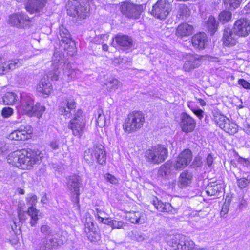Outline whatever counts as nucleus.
<instances>
[{
  "instance_id": "obj_53",
  "label": "nucleus",
  "mask_w": 250,
  "mask_h": 250,
  "mask_svg": "<svg viewBox=\"0 0 250 250\" xmlns=\"http://www.w3.org/2000/svg\"><path fill=\"white\" fill-rule=\"evenodd\" d=\"M18 215L20 222L23 223L27 219V216L25 212L23 211L21 209L18 211Z\"/></svg>"
},
{
  "instance_id": "obj_45",
  "label": "nucleus",
  "mask_w": 250,
  "mask_h": 250,
  "mask_svg": "<svg viewBox=\"0 0 250 250\" xmlns=\"http://www.w3.org/2000/svg\"><path fill=\"white\" fill-rule=\"evenodd\" d=\"M40 231L41 233L45 236H52L53 231L52 229L47 225H42L41 226Z\"/></svg>"
},
{
  "instance_id": "obj_36",
  "label": "nucleus",
  "mask_w": 250,
  "mask_h": 250,
  "mask_svg": "<svg viewBox=\"0 0 250 250\" xmlns=\"http://www.w3.org/2000/svg\"><path fill=\"white\" fill-rule=\"evenodd\" d=\"M18 99L17 96L13 92H7L3 97V103L5 104L12 105L14 104Z\"/></svg>"
},
{
  "instance_id": "obj_43",
  "label": "nucleus",
  "mask_w": 250,
  "mask_h": 250,
  "mask_svg": "<svg viewBox=\"0 0 250 250\" xmlns=\"http://www.w3.org/2000/svg\"><path fill=\"white\" fill-rule=\"evenodd\" d=\"M9 137L13 140H25L26 137L23 135V133L18 129L12 132L10 135Z\"/></svg>"
},
{
  "instance_id": "obj_56",
  "label": "nucleus",
  "mask_w": 250,
  "mask_h": 250,
  "mask_svg": "<svg viewBox=\"0 0 250 250\" xmlns=\"http://www.w3.org/2000/svg\"><path fill=\"white\" fill-rule=\"evenodd\" d=\"M98 221L111 227V224L112 223L113 220L111 218H104L102 217H99Z\"/></svg>"
},
{
  "instance_id": "obj_34",
  "label": "nucleus",
  "mask_w": 250,
  "mask_h": 250,
  "mask_svg": "<svg viewBox=\"0 0 250 250\" xmlns=\"http://www.w3.org/2000/svg\"><path fill=\"white\" fill-rule=\"evenodd\" d=\"M27 213L31 217L30 223L32 226H35L39 220L38 210L34 207H29Z\"/></svg>"
},
{
  "instance_id": "obj_50",
  "label": "nucleus",
  "mask_w": 250,
  "mask_h": 250,
  "mask_svg": "<svg viewBox=\"0 0 250 250\" xmlns=\"http://www.w3.org/2000/svg\"><path fill=\"white\" fill-rule=\"evenodd\" d=\"M202 166V159L200 156H196L195 157L191 165L192 168H195L199 167H201Z\"/></svg>"
},
{
  "instance_id": "obj_31",
  "label": "nucleus",
  "mask_w": 250,
  "mask_h": 250,
  "mask_svg": "<svg viewBox=\"0 0 250 250\" xmlns=\"http://www.w3.org/2000/svg\"><path fill=\"white\" fill-rule=\"evenodd\" d=\"M128 220L130 222L134 224L145 222L146 220V215L139 211L130 212L128 216Z\"/></svg>"
},
{
  "instance_id": "obj_37",
  "label": "nucleus",
  "mask_w": 250,
  "mask_h": 250,
  "mask_svg": "<svg viewBox=\"0 0 250 250\" xmlns=\"http://www.w3.org/2000/svg\"><path fill=\"white\" fill-rule=\"evenodd\" d=\"M97 116L96 122L97 125L100 127H104L105 125L106 120L103 113V111L102 109L98 108L97 109L96 112H95V116L96 117Z\"/></svg>"
},
{
  "instance_id": "obj_38",
  "label": "nucleus",
  "mask_w": 250,
  "mask_h": 250,
  "mask_svg": "<svg viewBox=\"0 0 250 250\" xmlns=\"http://www.w3.org/2000/svg\"><path fill=\"white\" fill-rule=\"evenodd\" d=\"M232 13L228 10H223L218 15V20L221 23L224 24L231 21Z\"/></svg>"
},
{
  "instance_id": "obj_1",
  "label": "nucleus",
  "mask_w": 250,
  "mask_h": 250,
  "mask_svg": "<svg viewBox=\"0 0 250 250\" xmlns=\"http://www.w3.org/2000/svg\"><path fill=\"white\" fill-rule=\"evenodd\" d=\"M42 157L43 154L39 150H18L8 155L7 161L17 167L30 169L34 165L39 163Z\"/></svg>"
},
{
  "instance_id": "obj_3",
  "label": "nucleus",
  "mask_w": 250,
  "mask_h": 250,
  "mask_svg": "<svg viewBox=\"0 0 250 250\" xmlns=\"http://www.w3.org/2000/svg\"><path fill=\"white\" fill-rule=\"evenodd\" d=\"M83 5L75 0H69L66 5L67 14L77 17L80 20L84 19L88 16L90 5L95 4L94 0H82Z\"/></svg>"
},
{
  "instance_id": "obj_63",
  "label": "nucleus",
  "mask_w": 250,
  "mask_h": 250,
  "mask_svg": "<svg viewBox=\"0 0 250 250\" xmlns=\"http://www.w3.org/2000/svg\"><path fill=\"white\" fill-rule=\"evenodd\" d=\"M135 237L138 241H142L144 239L143 236L139 233L135 234Z\"/></svg>"
},
{
  "instance_id": "obj_59",
  "label": "nucleus",
  "mask_w": 250,
  "mask_h": 250,
  "mask_svg": "<svg viewBox=\"0 0 250 250\" xmlns=\"http://www.w3.org/2000/svg\"><path fill=\"white\" fill-rule=\"evenodd\" d=\"M49 146L53 150H57L59 148V145L58 142L56 140H54L50 142Z\"/></svg>"
},
{
  "instance_id": "obj_60",
  "label": "nucleus",
  "mask_w": 250,
  "mask_h": 250,
  "mask_svg": "<svg viewBox=\"0 0 250 250\" xmlns=\"http://www.w3.org/2000/svg\"><path fill=\"white\" fill-rule=\"evenodd\" d=\"M7 147L4 142H0V154L7 150Z\"/></svg>"
},
{
  "instance_id": "obj_30",
  "label": "nucleus",
  "mask_w": 250,
  "mask_h": 250,
  "mask_svg": "<svg viewBox=\"0 0 250 250\" xmlns=\"http://www.w3.org/2000/svg\"><path fill=\"white\" fill-rule=\"evenodd\" d=\"M192 177L191 173L188 171L183 172L180 174L179 180L180 188H184L190 184L191 182Z\"/></svg>"
},
{
  "instance_id": "obj_28",
  "label": "nucleus",
  "mask_w": 250,
  "mask_h": 250,
  "mask_svg": "<svg viewBox=\"0 0 250 250\" xmlns=\"http://www.w3.org/2000/svg\"><path fill=\"white\" fill-rule=\"evenodd\" d=\"M193 26L187 23L179 25L177 28L176 35L178 37H186L190 35L192 33Z\"/></svg>"
},
{
  "instance_id": "obj_26",
  "label": "nucleus",
  "mask_w": 250,
  "mask_h": 250,
  "mask_svg": "<svg viewBox=\"0 0 250 250\" xmlns=\"http://www.w3.org/2000/svg\"><path fill=\"white\" fill-rule=\"evenodd\" d=\"M57 37L58 39L61 40L62 43L64 45L69 44V46H71V44L74 45L69 31L64 26H60Z\"/></svg>"
},
{
  "instance_id": "obj_42",
  "label": "nucleus",
  "mask_w": 250,
  "mask_h": 250,
  "mask_svg": "<svg viewBox=\"0 0 250 250\" xmlns=\"http://www.w3.org/2000/svg\"><path fill=\"white\" fill-rule=\"evenodd\" d=\"M170 165L166 163L161 166L159 169L158 174L161 177H165L170 172Z\"/></svg>"
},
{
  "instance_id": "obj_52",
  "label": "nucleus",
  "mask_w": 250,
  "mask_h": 250,
  "mask_svg": "<svg viewBox=\"0 0 250 250\" xmlns=\"http://www.w3.org/2000/svg\"><path fill=\"white\" fill-rule=\"evenodd\" d=\"M125 224L122 221L113 220L112 223L111 224V227L112 229H121L124 228Z\"/></svg>"
},
{
  "instance_id": "obj_54",
  "label": "nucleus",
  "mask_w": 250,
  "mask_h": 250,
  "mask_svg": "<svg viewBox=\"0 0 250 250\" xmlns=\"http://www.w3.org/2000/svg\"><path fill=\"white\" fill-rule=\"evenodd\" d=\"M24 129H25V130L21 132L23 133V135L26 137V140L29 138L30 135L32 133V130L30 126L28 125H26V128H24Z\"/></svg>"
},
{
  "instance_id": "obj_51",
  "label": "nucleus",
  "mask_w": 250,
  "mask_h": 250,
  "mask_svg": "<svg viewBox=\"0 0 250 250\" xmlns=\"http://www.w3.org/2000/svg\"><path fill=\"white\" fill-rule=\"evenodd\" d=\"M13 113V109L9 107L3 108L1 111V114L4 118H8L11 116Z\"/></svg>"
},
{
  "instance_id": "obj_62",
  "label": "nucleus",
  "mask_w": 250,
  "mask_h": 250,
  "mask_svg": "<svg viewBox=\"0 0 250 250\" xmlns=\"http://www.w3.org/2000/svg\"><path fill=\"white\" fill-rule=\"evenodd\" d=\"M35 105H38V109L34 112H39V113H42L43 111L45 110V107L42 106H41L40 104L39 103H36Z\"/></svg>"
},
{
  "instance_id": "obj_13",
  "label": "nucleus",
  "mask_w": 250,
  "mask_h": 250,
  "mask_svg": "<svg viewBox=\"0 0 250 250\" xmlns=\"http://www.w3.org/2000/svg\"><path fill=\"white\" fill-rule=\"evenodd\" d=\"M117 46L123 51L131 50L134 46V41L131 37L127 35L117 34L114 38Z\"/></svg>"
},
{
  "instance_id": "obj_41",
  "label": "nucleus",
  "mask_w": 250,
  "mask_h": 250,
  "mask_svg": "<svg viewBox=\"0 0 250 250\" xmlns=\"http://www.w3.org/2000/svg\"><path fill=\"white\" fill-rule=\"evenodd\" d=\"M235 177L237 179V185L241 189L246 188L250 183V178L249 177L239 178L235 175Z\"/></svg>"
},
{
  "instance_id": "obj_2",
  "label": "nucleus",
  "mask_w": 250,
  "mask_h": 250,
  "mask_svg": "<svg viewBox=\"0 0 250 250\" xmlns=\"http://www.w3.org/2000/svg\"><path fill=\"white\" fill-rule=\"evenodd\" d=\"M52 70L50 72L48 77L52 80L57 81L59 79L60 71L59 69L63 66V75L62 79L66 81L69 82L73 79L77 78V74L79 72V70L72 68L71 64L69 63L65 64V59L64 55L60 52L54 53L52 57Z\"/></svg>"
},
{
  "instance_id": "obj_22",
  "label": "nucleus",
  "mask_w": 250,
  "mask_h": 250,
  "mask_svg": "<svg viewBox=\"0 0 250 250\" xmlns=\"http://www.w3.org/2000/svg\"><path fill=\"white\" fill-rule=\"evenodd\" d=\"M206 189L208 195L218 198L224 190L223 184L216 182H210L206 187Z\"/></svg>"
},
{
  "instance_id": "obj_19",
  "label": "nucleus",
  "mask_w": 250,
  "mask_h": 250,
  "mask_svg": "<svg viewBox=\"0 0 250 250\" xmlns=\"http://www.w3.org/2000/svg\"><path fill=\"white\" fill-rule=\"evenodd\" d=\"M181 126L183 131L191 132L196 126L195 121L186 113H183L181 115Z\"/></svg>"
},
{
  "instance_id": "obj_47",
  "label": "nucleus",
  "mask_w": 250,
  "mask_h": 250,
  "mask_svg": "<svg viewBox=\"0 0 250 250\" xmlns=\"http://www.w3.org/2000/svg\"><path fill=\"white\" fill-rule=\"evenodd\" d=\"M87 236L91 242H97L100 238L99 234L97 233L96 230L87 233Z\"/></svg>"
},
{
  "instance_id": "obj_18",
  "label": "nucleus",
  "mask_w": 250,
  "mask_h": 250,
  "mask_svg": "<svg viewBox=\"0 0 250 250\" xmlns=\"http://www.w3.org/2000/svg\"><path fill=\"white\" fill-rule=\"evenodd\" d=\"M76 107V103L75 100L72 97H69L62 102L60 107L59 111L66 118H70L71 115V111L74 110Z\"/></svg>"
},
{
  "instance_id": "obj_25",
  "label": "nucleus",
  "mask_w": 250,
  "mask_h": 250,
  "mask_svg": "<svg viewBox=\"0 0 250 250\" xmlns=\"http://www.w3.org/2000/svg\"><path fill=\"white\" fill-rule=\"evenodd\" d=\"M46 1L47 0H29L26 6V9L31 14L39 12L44 6Z\"/></svg>"
},
{
  "instance_id": "obj_5",
  "label": "nucleus",
  "mask_w": 250,
  "mask_h": 250,
  "mask_svg": "<svg viewBox=\"0 0 250 250\" xmlns=\"http://www.w3.org/2000/svg\"><path fill=\"white\" fill-rule=\"evenodd\" d=\"M168 150L164 145H157L147 150L145 153L146 161L149 163L159 164L167 157Z\"/></svg>"
},
{
  "instance_id": "obj_24",
  "label": "nucleus",
  "mask_w": 250,
  "mask_h": 250,
  "mask_svg": "<svg viewBox=\"0 0 250 250\" xmlns=\"http://www.w3.org/2000/svg\"><path fill=\"white\" fill-rule=\"evenodd\" d=\"M58 246L57 239L54 238H46L41 240L37 247L36 250H55Z\"/></svg>"
},
{
  "instance_id": "obj_55",
  "label": "nucleus",
  "mask_w": 250,
  "mask_h": 250,
  "mask_svg": "<svg viewBox=\"0 0 250 250\" xmlns=\"http://www.w3.org/2000/svg\"><path fill=\"white\" fill-rule=\"evenodd\" d=\"M238 84L245 89H250V83L243 79H240L238 80Z\"/></svg>"
},
{
  "instance_id": "obj_15",
  "label": "nucleus",
  "mask_w": 250,
  "mask_h": 250,
  "mask_svg": "<svg viewBox=\"0 0 250 250\" xmlns=\"http://www.w3.org/2000/svg\"><path fill=\"white\" fill-rule=\"evenodd\" d=\"M233 28L238 36L246 37L250 33V21L246 18L240 19L235 21Z\"/></svg>"
},
{
  "instance_id": "obj_29",
  "label": "nucleus",
  "mask_w": 250,
  "mask_h": 250,
  "mask_svg": "<svg viewBox=\"0 0 250 250\" xmlns=\"http://www.w3.org/2000/svg\"><path fill=\"white\" fill-rule=\"evenodd\" d=\"M51 84L45 78L41 79L37 87V91L48 96L51 91Z\"/></svg>"
},
{
  "instance_id": "obj_11",
  "label": "nucleus",
  "mask_w": 250,
  "mask_h": 250,
  "mask_svg": "<svg viewBox=\"0 0 250 250\" xmlns=\"http://www.w3.org/2000/svg\"><path fill=\"white\" fill-rule=\"evenodd\" d=\"M38 105H34L32 98L25 93L20 94L19 109L25 114H32L38 109Z\"/></svg>"
},
{
  "instance_id": "obj_12",
  "label": "nucleus",
  "mask_w": 250,
  "mask_h": 250,
  "mask_svg": "<svg viewBox=\"0 0 250 250\" xmlns=\"http://www.w3.org/2000/svg\"><path fill=\"white\" fill-rule=\"evenodd\" d=\"M82 113L81 110H78L69 125V128L72 130L73 134L79 137L83 133L84 128Z\"/></svg>"
},
{
  "instance_id": "obj_8",
  "label": "nucleus",
  "mask_w": 250,
  "mask_h": 250,
  "mask_svg": "<svg viewBox=\"0 0 250 250\" xmlns=\"http://www.w3.org/2000/svg\"><path fill=\"white\" fill-rule=\"evenodd\" d=\"M171 10V5L167 0H159L153 6L151 14L158 19L165 20Z\"/></svg>"
},
{
  "instance_id": "obj_9",
  "label": "nucleus",
  "mask_w": 250,
  "mask_h": 250,
  "mask_svg": "<svg viewBox=\"0 0 250 250\" xmlns=\"http://www.w3.org/2000/svg\"><path fill=\"white\" fill-rule=\"evenodd\" d=\"M168 244L175 250H190L193 246L194 242L188 240L183 235L177 234L171 237Z\"/></svg>"
},
{
  "instance_id": "obj_33",
  "label": "nucleus",
  "mask_w": 250,
  "mask_h": 250,
  "mask_svg": "<svg viewBox=\"0 0 250 250\" xmlns=\"http://www.w3.org/2000/svg\"><path fill=\"white\" fill-rule=\"evenodd\" d=\"M218 26V23L217 22L215 18L212 16H209L205 24L206 28L211 35L214 34L217 31Z\"/></svg>"
},
{
  "instance_id": "obj_4",
  "label": "nucleus",
  "mask_w": 250,
  "mask_h": 250,
  "mask_svg": "<svg viewBox=\"0 0 250 250\" xmlns=\"http://www.w3.org/2000/svg\"><path fill=\"white\" fill-rule=\"evenodd\" d=\"M144 122V115L140 111H133L128 114L125 120L123 125L124 130L128 133L136 131L142 127Z\"/></svg>"
},
{
  "instance_id": "obj_40",
  "label": "nucleus",
  "mask_w": 250,
  "mask_h": 250,
  "mask_svg": "<svg viewBox=\"0 0 250 250\" xmlns=\"http://www.w3.org/2000/svg\"><path fill=\"white\" fill-rule=\"evenodd\" d=\"M223 129L225 132L231 135L234 134L237 132L236 125L231 123L229 120L228 122L226 123L225 125L223 126Z\"/></svg>"
},
{
  "instance_id": "obj_58",
  "label": "nucleus",
  "mask_w": 250,
  "mask_h": 250,
  "mask_svg": "<svg viewBox=\"0 0 250 250\" xmlns=\"http://www.w3.org/2000/svg\"><path fill=\"white\" fill-rule=\"evenodd\" d=\"M206 163L208 167H210L213 162V158L211 154H208L206 158Z\"/></svg>"
},
{
  "instance_id": "obj_7",
  "label": "nucleus",
  "mask_w": 250,
  "mask_h": 250,
  "mask_svg": "<svg viewBox=\"0 0 250 250\" xmlns=\"http://www.w3.org/2000/svg\"><path fill=\"white\" fill-rule=\"evenodd\" d=\"M66 180V187L73 196V202L78 203L80 194V188L82 185L80 177L74 175L68 177Z\"/></svg>"
},
{
  "instance_id": "obj_21",
  "label": "nucleus",
  "mask_w": 250,
  "mask_h": 250,
  "mask_svg": "<svg viewBox=\"0 0 250 250\" xmlns=\"http://www.w3.org/2000/svg\"><path fill=\"white\" fill-rule=\"evenodd\" d=\"M19 66L18 60H9L2 62V58L0 57V75H4Z\"/></svg>"
},
{
  "instance_id": "obj_39",
  "label": "nucleus",
  "mask_w": 250,
  "mask_h": 250,
  "mask_svg": "<svg viewBox=\"0 0 250 250\" xmlns=\"http://www.w3.org/2000/svg\"><path fill=\"white\" fill-rule=\"evenodd\" d=\"M229 119L221 114H217L214 115V121L222 129H223V126H225L226 123L229 122Z\"/></svg>"
},
{
  "instance_id": "obj_20",
  "label": "nucleus",
  "mask_w": 250,
  "mask_h": 250,
  "mask_svg": "<svg viewBox=\"0 0 250 250\" xmlns=\"http://www.w3.org/2000/svg\"><path fill=\"white\" fill-rule=\"evenodd\" d=\"M200 64V60L197 56L189 55L186 58L183 69L185 71L189 72L198 67Z\"/></svg>"
},
{
  "instance_id": "obj_10",
  "label": "nucleus",
  "mask_w": 250,
  "mask_h": 250,
  "mask_svg": "<svg viewBox=\"0 0 250 250\" xmlns=\"http://www.w3.org/2000/svg\"><path fill=\"white\" fill-rule=\"evenodd\" d=\"M143 11L142 5L124 2L121 6V11L128 18L138 19Z\"/></svg>"
},
{
  "instance_id": "obj_23",
  "label": "nucleus",
  "mask_w": 250,
  "mask_h": 250,
  "mask_svg": "<svg viewBox=\"0 0 250 250\" xmlns=\"http://www.w3.org/2000/svg\"><path fill=\"white\" fill-rule=\"evenodd\" d=\"M236 34L233 32L230 28H225L224 30L222 40L225 46H233L236 44Z\"/></svg>"
},
{
  "instance_id": "obj_17",
  "label": "nucleus",
  "mask_w": 250,
  "mask_h": 250,
  "mask_svg": "<svg viewBox=\"0 0 250 250\" xmlns=\"http://www.w3.org/2000/svg\"><path fill=\"white\" fill-rule=\"evenodd\" d=\"M30 21V18L24 14L17 13L9 16L8 23L12 26L22 28L26 26V23Z\"/></svg>"
},
{
  "instance_id": "obj_49",
  "label": "nucleus",
  "mask_w": 250,
  "mask_h": 250,
  "mask_svg": "<svg viewBox=\"0 0 250 250\" xmlns=\"http://www.w3.org/2000/svg\"><path fill=\"white\" fill-rule=\"evenodd\" d=\"M27 204L30 205V207H34L37 202V197L33 194H30L26 198Z\"/></svg>"
},
{
  "instance_id": "obj_64",
  "label": "nucleus",
  "mask_w": 250,
  "mask_h": 250,
  "mask_svg": "<svg viewBox=\"0 0 250 250\" xmlns=\"http://www.w3.org/2000/svg\"><path fill=\"white\" fill-rule=\"evenodd\" d=\"M245 131L247 134L250 135V125H249L245 127Z\"/></svg>"
},
{
  "instance_id": "obj_6",
  "label": "nucleus",
  "mask_w": 250,
  "mask_h": 250,
  "mask_svg": "<svg viewBox=\"0 0 250 250\" xmlns=\"http://www.w3.org/2000/svg\"><path fill=\"white\" fill-rule=\"evenodd\" d=\"M84 159L89 164H92L94 160L100 165L106 163V155L104 146L102 145L94 146L84 151Z\"/></svg>"
},
{
  "instance_id": "obj_57",
  "label": "nucleus",
  "mask_w": 250,
  "mask_h": 250,
  "mask_svg": "<svg viewBox=\"0 0 250 250\" xmlns=\"http://www.w3.org/2000/svg\"><path fill=\"white\" fill-rule=\"evenodd\" d=\"M104 177L107 181L111 184H115L117 182L116 178L109 174H106Z\"/></svg>"
},
{
  "instance_id": "obj_27",
  "label": "nucleus",
  "mask_w": 250,
  "mask_h": 250,
  "mask_svg": "<svg viewBox=\"0 0 250 250\" xmlns=\"http://www.w3.org/2000/svg\"><path fill=\"white\" fill-rule=\"evenodd\" d=\"M207 42V37L205 33L200 32L192 37V43L195 48L199 49H204Z\"/></svg>"
},
{
  "instance_id": "obj_48",
  "label": "nucleus",
  "mask_w": 250,
  "mask_h": 250,
  "mask_svg": "<svg viewBox=\"0 0 250 250\" xmlns=\"http://www.w3.org/2000/svg\"><path fill=\"white\" fill-rule=\"evenodd\" d=\"M230 199L225 200L224 203L222 206V209L220 212V215L221 216L224 217L228 213L229 210V207L230 205Z\"/></svg>"
},
{
  "instance_id": "obj_46",
  "label": "nucleus",
  "mask_w": 250,
  "mask_h": 250,
  "mask_svg": "<svg viewBox=\"0 0 250 250\" xmlns=\"http://www.w3.org/2000/svg\"><path fill=\"white\" fill-rule=\"evenodd\" d=\"M96 228L93 222L86 221L84 224V231L85 233H88L90 232L94 231L96 230Z\"/></svg>"
},
{
  "instance_id": "obj_61",
  "label": "nucleus",
  "mask_w": 250,
  "mask_h": 250,
  "mask_svg": "<svg viewBox=\"0 0 250 250\" xmlns=\"http://www.w3.org/2000/svg\"><path fill=\"white\" fill-rule=\"evenodd\" d=\"M203 111L201 109H198V110H195L194 111V113H195V114L197 116L199 119H202L203 117Z\"/></svg>"
},
{
  "instance_id": "obj_44",
  "label": "nucleus",
  "mask_w": 250,
  "mask_h": 250,
  "mask_svg": "<svg viewBox=\"0 0 250 250\" xmlns=\"http://www.w3.org/2000/svg\"><path fill=\"white\" fill-rule=\"evenodd\" d=\"M241 1L242 0H224V2L229 5V9H235L239 6Z\"/></svg>"
},
{
  "instance_id": "obj_16",
  "label": "nucleus",
  "mask_w": 250,
  "mask_h": 250,
  "mask_svg": "<svg viewBox=\"0 0 250 250\" xmlns=\"http://www.w3.org/2000/svg\"><path fill=\"white\" fill-rule=\"evenodd\" d=\"M192 159V154L188 149L183 150L178 156L176 162L174 165L175 169L181 170L191 162Z\"/></svg>"
},
{
  "instance_id": "obj_32",
  "label": "nucleus",
  "mask_w": 250,
  "mask_h": 250,
  "mask_svg": "<svg viewBox=\"0 0 250 250\" xmlns=\"http://www.w3.org/2000/svg\"><path fill=\"white\" fill-rule=\"evenodd\" d=\"M190 14V10L187 6L180 4L178 6L177 17L181 20H186Z\"/></svg>"
},
{
  "instance_id": "obj_14",
  "label": "nucleus",
  "mask_w": 250,
  "mask_h": 250,
  "mask_svg": "<svg viewBox=\"0 0 250 250\" xmlns=\"http://www.w3.org/2000/svg\"><path fill=\"white\" fill-rule=\"evenodd\" d=\"M153 204L158 211L171 214L177 213L180 208V205H172L169 203H163L157 198L153 201Z\"/></svg>"
},
{
  "instance_id": "obj_35",
  "label": "nucleus",
  "mask_w": 250,
  "mask_h": 250,
  "mask_svg": "<svg viewBox=\"0 0 250 250\" xmlns=\"http://www.w3.org/2000/svg\"><path fill=\"white\" fill-rule=\"evenodd\" d=\"M107 90L113 91L122 86V83L117 79L113 78L104 83Z\"/></svg>"
}]
</instances>
